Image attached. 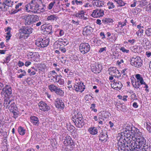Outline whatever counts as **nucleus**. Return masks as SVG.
<instances>
[{"label": "nucleus", "mask_w": 151, "mask_h": 151, "mask_svg": "<svg viewBox=\"0 0 151 151\" xmlns=\"http://www.w3.org/2000/svg\"><path fill=\"white\" fill-rule=\"evenodd\" d=\"M137 142L133 143L131 141L129 144L133 151H151V145L142 136L137 135Z\"/></svg>", "instance_id": "f257e3e1"}, {"label": "nucleus", "mask_w": 151, "mask_h": 151, "mask_svg": "<svg viewBox=\"0 0 151 151\" xmlns=\"http://www.w3.org/2000/svg\"><path fill=\"white\" fill-rule=\"evenodd\" d=\"M71 119L77 128H82L84 125L85 122L82 114L79 112H76V114H75L73 116Z\"/></svg>", "instance_id": "f03ea898"}, {"label": "nucleus", "mask_w": 151, "mask_h": 151, "mask_svg": "<svg viewBox=\"0 0 151 151\" xmlns=\"http://www.w3.org/2000/svg\"><path fill=\"white\" fill-rule=\"evenodd\" d=\"M39 6V5L36 0L31 1L25 6L26 10L28 12L31 11L35 14L40 12Z\"/></svg>", "instance_id": "7ed1b4c3"}, {"label": "nucleus", "mask_w": 151, "mask_h": 151, "mask_svg": "<svg viewBox=\"0 0 151 151\" xmlns=\"http://www.w3.org/2000/svg\"><path fill=\"white\" fill-rule=\"evenodd\" d=\"M130 133L127 132V130H124L123 132H121L120 138L118 143L120 142L121 144L127 145L128 142L130 140V138L131 137L132 134Z\"/></svg>", "instance_id": "20e7f679"}, {"label": "nucleus", "mask_w": 151, "mask_h": 151, "mask_svg": "<svg viewBox=\"0 0 151 151\" xmlns=\"http://www.w3.org/2000/svg\"><path fill=\"white\" fill-rule=\"evenodd\" d=\"M50 41V39L49 38L40 37L35 40V44L39 47L44 48L48 45Z\"/></svg>", "instance_id": "39448f33"}, {"label": "nucleus", "mask_w": 151, "mask_h": 151, "mask_svg": "<svg viewBox=\"0 0 151 151\" xmlns=\"http://www.w3.org/2000/svg\"><path fill=\"white\" fill-rule=\"evenodd\" d=\"M130 62L132 65L137 68H140L142 65V60L139 56L131 58Z\"/></svg>", "instance_id": "423d86ee"}, {"label": "nucleus", "mask_w": 151, "mask_h": 151, "mask_svg": "<svg viewBox=\"0 0 151 151\" xmlns=\"http://www.w3.org/2000/svg\"><path fill=\"white\" fill-rule=\"evenodd\" d=\"M33 30V29L30 27H24L20 29V32L21 33V35H22L23 37L24 38H27L32 33Z\"/></svg>", "instance_id": "0eeeda50"}, {"label": "nucleus", "mask_w": 151, "mask_h": 151, "mask_svg": "<svg viewBox=\"0 0 151 151\" xmlns=\"http://www.w3.org/2000/svg\"><path fill=\"white\" fill-rule=\"evenodd\" d=\"M79 49L81 53L85 55L90 51L91 46L88 43L83 42L80 45Z\"/></svg>", "instance_id": "6e6552de"}, {"label": "nucleus", "mask_w": 151, "mask_h": 151, "mask_svg": "<svg viewBox=\"0 0 151 151\" xmlns=\"http://www.w3.org/2000/svg\"><path fill=\"white\" fill-rule=\"evenodd\" d=\"M73 87L74 89L76 92L82 93L85 89V86L84 83L81 81L75 83Z\"/></svg>", "instance_id": "1a4fd4ad"}, {"label": "nucleus", "mask_w": 151, "mask_h": 151, "mask_svg": "<svg viewBox=\"0 0 151 151\" xmlns=\"http://www.w3.org/2000/svg\"><path fill=\"white\" fill-rule=\"evenodd\" d=\"M1 92L2 94L5 97H8L12 94V88L9 85H6L2 89Z\"/></svg>", "instance_id": "9d476101"}, {"label": "nucleus", "mask_w": 151, "mask_h": 151, "mask_svg": "<svg viewBox=\"0 0 151 151\" xmlns=\"http://www.w3.org/2000/svg\"><path fill=\"white\" fill-rule=\"evenodd\" d=\"M63 139L64 140L63 144L65 145L71 146L72 147H73V146H74V142L70 136L65 134V136Z\"/></svg>", "instance_id": "9b49d317"}, {"label": "nucleus", "mask_w": 151, "mask_h": 151, "mask_svg": "<svg viewBox=\"0 0 151 151\" xmlns=\"http://www.w3.org/2000/svg\"><path fill=\"white\" fill-rule=\"evenodd\" d=\"M22 18L25 25H30L33 23L32 15H24Z\"/></svg>", "instance_id": "f8f14e48"}, {"label": "nucleus", "mask_w": 151, "mask_h": 151, "mask_svg": "<svg viewBox=\"0 0 151 151\" xmlns=\"http://www.w3.org/2000/svg\"><path fill=\"white\" fill-rule=\"evenodd\" d=\"M12 2L11 0H2V11L4 12L6 11L7 8L12 5Z\"/></svg>", "instance_id": "ddd939ff"}, {"label": "nucleus", "mask_w": 151, "mask_h": 151, "mask_svg": "<svg viewBox=\"0 0 151 151\" xmlns=\"http://www.w3.org/2000/svg\"><path fill=\"white\" fill-rule=\"evenodd\" d=\"M91 68L92 71L94 73H99L102 69V66L100 65L91 64Z\"/></svg>", "instance_id": "4468645a"}, {"label": "nucleus", "mask_w": 151, "mask_h": 151, "mask_svg": "<svg viewBox=\"0 0 151 151\" xmlns=\"http://www.w3.org/2000/svg\"><path fill=\"white\" fill-rule=\"evenodd\" d=\"M104 15V11L103 9H97L93 11L91 16L94 18H98Z\"/></svg>", "instance_id": "2eb2a0df"}, {"label": "nucleus", "mask_w": 151, "mask_h": 151, "mask_svg": "<svg viewBox=\"0 0 151 151\" xmlns=\"http://www.w3.org/2000/svg\"><path fill=\"white\" fill-rule=\"evenodd\" d=\"M38 105L40 109L44 111H47L50 109V106L43 101H41L39 102Z\"/></svg>", "instance_id": "dca6fc26"}, {"label": "nucleus", "mask_w": 151, "mask_h": 151, "mask_svg": "<svg viewBox=\"0 0 151 151\" xmlns=\"http://www.w3.org/2000/svg\"><path fill=\"white\" fill-rule=\"evenodd\" d=\"M55 104L57 108L61 109H63L65 106L64 103L63 102L62 100L60 99L57 98L56 99Z\"/></svg>", "instance_id": "f3484780"}, {"label": "nucleus", "mask_w": 151, "mask_h": 151, "mask_svg": "<svg viewBox=\"0 0 151 151\" xmlns=\"http://www.w3.org/2000/svg\"><path fill=\"white\" fill-rule=\"evenodd\" d=\"M101 132L99 136V140H101L102 141H106L108 139L107 132L104 130H101Z\"/></svg>", "instance_id": "a211bd4d"}, {"label": "nucleus", "mask_w": 151, "mask_h": 151, "mask_svg": "<svg viewBox=\"0 0 151 151\" xmlns=\"http://www.w3.org/2000/svg\"><path fill=\"white\" fill-rule=\"evenodd\" d=\"M93 31V29L90 26H86L84 27L83 34L84 35H91Z\"/></svg>", "instance_id": "6ab92c4d"}, {"label": "nucleus", "mask_w": 151, "mask_h": 151, "mask_svg": "<svg viewBox=\"0 0 151 151\" xmlns=\"http://www.w3.org/2000/svg\"><path fill=\"white\" fill-rule=\"evenodd\" d=\"M52 27L51 25L47 26L42 25L41 27V29L44 32H46L47 34L51 35L53 32V31L52 30Z\"/></svg>", "instance_id": "aec40b11"}, {"label": "nucleus", "mask_w": 151, "mask_h": 151, "mask_svg": "<svg viewBox=\"0 0 151 151\" xmlns=\"http://www.w3.org/2000/svg\"><path fill=\"white\" fill-rule=\"evenodd\" d=\"M56 43L60 46H65L68 44V42L67 40L65 38L59 39L56 42Z\"/></svg>", "instance_id": "412c9836"}, {"label": "nucleus", "mask_w": 151, "mask_h": 151, "mask_svg": "<svg viewBox=\"0 0 151 151\" xmlns=\"http://www.w3.org/2000/svg\"><path fill=\"white\" fill-rule=\"evenodd\" d=\"M137 28L139 30L136 32V34L137 36L141 37L143 35L144 30L142 29L144 28V26L142 25L140 23L137 25Z\"/></svg>", "instance_id": "4be33fe9"}, {"label": "nucleus", "mask_w": 151, "mask_h": 151, "mask_svg": "<svg viewBox=\"0 0 151 151\" xmlns=\"http://www.w3.org/2000/svg\"><path fill=\"white\" fill-rule=\"evenodd\" d=\"M109 74L111 76H113L115 78H119L118 76L116 75L118 71V70L116 67H111L109 69Z\"/></svg>", "instance_id": "5701e85b"}, {"label": "nucleus", "mask_w": 151, "mask_h": 151, "mask_svg": "<svg viewBox=\"0 0 151 151\" xmlns=\"http://www.w3.org/2000/svg\"><path fill=\"white\" fill-rule=\"evenodd\" d=\"M30 122L34 125L38 126L40 122L39 118L35 116H32L30 117Z\"/></svg>", "instance_id": "b1692460"}, {"label": "nucleus", "mask_w": 151, "mask_h": 151, "mask_svg": "<svg viewBox=\"0 0 151 151\" xmlns=\"http://www.w3.org/2000/svg\"><path fill=\"white\" fill-rule=\"evenodd\" d=\"M91 3L94 6H96L98 7L103 6L104 4V1L100 0H93Z\"/></svg>", "instance_id": "393cba45"}, {"label": "nucleus", "mask_w": 151, "mask_h": 151, "mask_svg": "<svg viewBox=\"0 0 151 151\" xmlns=\"http://www.w3.org/2000/svg\"><path fill=\"white\" fill-rule=\"evenodd\" d=\"M12 101H13L11 100L9 98H6L4 99V106L6 107V109H8L10 104L12 102Z\"/></svg>", "instance_id": "a878e982"}, {"label": "nucleus", "mask_w": 151, "mask_h": 151, "mask_svg": "<svg viewBox=\"0 0 151 151\" xmlns=\"http://www.w3.org/2000/svg\"><path fill=\"white\" fill-rule=\"evenodd\" d=\"M88 131L90 134L92 135H95L98 133V129L96 127H91L89 128Z\"/></svg>", "instance_id": "bb28decb"}, {"label": "nucleus", "mask_w": 151, "mask_h": 151, "mask_svg": "<svg viewBox=\"0 0 151 151\" xmlns=\"http://www.w3.org/2000/svg\"><path fill=\"white\" fill-rule=\"evenodd\" d=\"M135 78L137 79V83L139 82L142 85V84L145 83V81L141 75L139 74H137L135 76Z\"/></svg>", "instance_id": "cd10ccee"}, {"label": "nucleus", "mask_w": 151, "mask_h": 151, "mask_svg": "<svg viewBox=\"0 0 151 151\" xmlns=\"http://www.w3.org/2000/svg\"><path fill=\"white\" fill-rule=\"evenodd\" d=\"M115 83L114 85L115 87L114 88V89L116 91H119L120 90L123 86L121 82L117 80Z\"/></svg>", "instance_id": "c85d7f7f"}, {"label": "nucleus", "mask_w": 151, "mask_h": 151, "mask_svg": "<svg viewBox=\"0 0 151 151\" xmlns=\"http://www.w3.org/2000/svg\"><path fill=\"white\" fill-rule=\"evenodd\" d=\"M9 109L10 110V112L17 110V107L15 104V103L13 101L11 103L10 105L9 106Z\"/></svg>", "instance_id": "c756f323"}, {"label": "nucleus", "mask_w": 151, "mask_h": 151, "mask_svg": "<svg viewBox=\"0 0 151 151\" xmlns=\"http://www.w3.org/2000/svg\"><path fill=\"white\" fill-rule=\"evenodd\" d=\"M129 130L131 131V133H134V134H138L137 135H142V134L141 132H139V130L134 127H130V128H129Z\"/></svg>", "instance_id": "7c9ffc66"}, {"label": "nucleus", "mask_w": 151, "mask_h": 151, "mask_svg": "<svg viewBox=\"0 0 151 151\" xmlns=\"http://www.w3.org/2000/svg\"><path fill=\"white\" fill-rule=\"evenodd\" d=\"M114 2H115L117 5V7H122L125 6L127 3L124 2L122 0H113Z\"/></svg>", "instance_id": "2f4dec72"}, {"label": "nucleus", "mask_w": 151, "mask_h": 151, "mask_svg": "<svg viewBox=\"0 0 151 151\" xmlns=\"http://www.w3.org/2000/svg\"><path fill=\"white\" fill-rule=\"evenodd\" d=\"M64 31L61 29H58L55 32V35L57 37H60L64 35Z\"/></svg>", "instance_id": "473e14b6"}, {"label": "nucleus", "mask_w": 151, "mask_h": 151, "mask_svg": "<svg viewBox=\"0 0 151 151\" xmlns=\"http://www.w3.org/2000/svg\"><path fill=\"white\" fill-rule=\"evenodd\" d=\"M48 88L51 92H55L57 89L58 87L53 84H51L48 86Z\"/></svg>", "instance_id": "72a5a7b5"}, {"label": "nucleus", "mask_w": 151, "mask_h": 151, "mask_svg": "<svg viewBox=\"0 0 151 151\" xmlns=\"http://www.w3.org/2000/svg\"><path fill=\"white\" fill-rule=\"evenodd\" d=\"M137 135H136V137L133 136L132 135H131V137L130 138V140L128 141V146L129 147H131V146L130 145V144H129L131 142V141L133 143H134L135 142H137Z\"/></svg>", "instance_id": "f704fd0d"}, {"label": "nucleus", "mask_w": 151, "mask_h": 151, "mask_svg": "<svg viewBox=\"0 0 151 151\" xmlns=\"http://www.w3.org/2000/svg\"><path fill=\"white\" fill-rule=\"evenodd\" d=\"M79 22L78 19H72L71 21L70 25H72L73 27L75 28L79 24Z\"/></svg>", "instance_id": "c9c22d12"}, {"label": "nucleus", "mask_w": 151, "mask_h": 151, "mask_svg": "<svg viewBox=\"0 0 151 151\" xmlns=\"http://www.w3.org/2000/svg\"><path fill=\"white\" fill-rule=\"evenodd\" d=\"M55 93L61 96H63L64 94V92L62 90L61 88H58Z\"/></svg>", "instance_id": "e433bc0d"}, {"label": "nucleus", "mask_w": 151, "mask_h": 151, "mask_svg": "<svg viewBox=\"0 0 151 151\" xmlns=\"http://www.w3.org/2000/svg\"><path fill=\"white\" fill-rule=\"evenodd\" d=\"M102 22L104 24L112 23L114 22L113 19L110 18H104L102 20Z\"/></svg>", "instance_id": "4c0bfd02"}, {"label": "nucleus", "mask_w": 151, "mask_h": 151, "mask_svg": "<svg viewBox=\"0 0 151 151\" xmlns=\"http://www.w3.org/2000/svg\"><path fill=\"white\" fill-rule=\"evenodd\" d=\"M58 18V17L55 15H50L48 16L47 19L48 21H55Z\"/></svg>", "instance_id": "58836bf2"}, {"label": "nucleus", "mask_w": 151, "mask_h": 151, "mask_svg": "<svg viewBox=\"0 0 151 151\" xmlns=\"http://www.w3.org/2000/svg\"><path fill=\"white\" fill-rule=\"evenodd\" d=\"M127 21L126 19H125L124 22H119L118 23L117 27H120L121 28H122L124 26L127 25Z\"/></svg>", "instance_id": "ea45409f"}, {"label": "nucleus", "mask_w": 151, "mask_h": 151, "mask_svg": "<svg viewBox=\"0 0 151 151\" xmlns=\"http://www.w3.org/2000/svg\"><path fill=\"white\" fill-rule=\"evenodd\" d=\"M18 131L20 135H24L25 133V130L21 127H19L18 129Z\"/></svg>", "instance_id": "a19ab883"}, {"label": "nucleus", "mask_w": 151, "mask_h": 151, "mask_svg": "<svg viewBox=\"0 0 151 151\" xmlns=\"http://www.w3.org/2000/svg\"><path fill=\"white\" fill-rule=\"evenodd\" d=\"M145 126H146V129L149 132H151V124L148 122H146L144 124Z\"/></svg>", "instance_id": "79ce46f5"}, {"label": "nucleus", "mask_w": 151, "mask_h": 151, "mask_svg": "<svg viewBox=\"0 0 151 151\" xmlns=\"http://www.w3.org/2000/svg\"><path fill=\"white\" fill-rule=\"evenodd\" d=\"M11 57V55H9L4 59L3 60L4 62L3 63L4 64L8 63L10 60Z\"/></svg>", "instance_id": "37998d69"}, {"label": "nucleus", "mask_w": 151, "mask_h": 151, "mask_svg": "<svg viewBox=\"0 0 151 151\" xmlns=\"http://www.w3.org/2000/svg\"><path fill=\"white\" fill-rule=\"evenodd\" d=\"M56 83H58L59 85L61 86H64L65 84L64 80L60 78H58V81H56Z\"/></svg>", "instance_id": "c03bdc74"}, {"label": "nucleus", "mask_w": 151, "mask_h": 151, "mask_svg": "<svg viewBox=\"0 0 151 151\" xmlns=\"http://www.w3.org/2000/svg\"><path fill=\"white\" fill-rule=\"evenodd\" d=\"M71 3L73 5L76 4L77 5H81L83 4V2L82 1H78L77 0H73L72 1Z\"/></svg>", "instance_id": "a18cd8bd"}, {"label": "nucleus", "mask_w": 151, "mask_h": 151, "mask_svg": "<svg viewBox=\"0 0 151 151\" xmlns=\"http://www.w3.org/2000/svg\"><path fill=\"white\" fill-rule=\"evenodd\" d=\"M107 5L109 9H112L114 8L115 7V6L112 2L109 1L107 3Z\"/></svg>", "instance_id": "49530a36"}, {"label": "nucleus", "mask_w": 151, "mask_h": 151, "mask_svg": "<svg viewBox=\"0 0 151 151\" xmlns=\"http://www.w3.org/2000/svg\"><path fill=\"white\" fill-rule=\"evenodd\" d=\"M21 10V9H12L10 12L9 13L10 14H14L17 13L18 12L20 11Z\"/></svg>", "instance_id": "de8ad7c7"}, {"label": "nucleus", "mask_w": 151, "mask_h": 151, "mask_svg": "<svg viewBox=\"0 0 151 151\" xmlns=\"http://www.w3.org/2000/svg\"><path fill=\"white\" fill-rule=\"evenodd\" d=\"M120 50L124 53H128L129 52V50L126 49L124 47H121L119 49Z\"/></svg>", "instance_id": "09e8293b"}, {"label": "nucleus", "mask_w": 151, "mask_h": 151, "mask_svg": "<svg viewBox=\"0 0 151 151\" xmlns=\"http://www.w3.org/2000/svg\"><path fill=\"white\" fill-rule=\"evenodd\" d=\"M145 33L148 36H151V28H148L145 31Z\"/></svg>", "instance_id": "8fccbe9b"}, {"label": "nucleus", "mask_w": 151, "mask_h": 151, "mask_svg": "<svg viewBox=\"0 0 151 151\" xmlns=\"http://www.w3.org/2000/svg\"><path fill=\"white\" fill-rule=\"evenodd\" d=\"M142 87L143 88H145V90L147 93H148L149 91V90L148 89V86L146 83L145 82L144 84H142Z\"/></svg>", "instance_id": "3c124183"}, {"label": "nucleus", "mask_w": 151, "mask_h": 151, "mask_svg": "<svg viewBox=\"0 0 151 151\" xmlns=\"http://www.w3.org/2000/svg\"><path fill=\"white\" fill-rule=\"evenodd\" d=\"M83 11L81 12V14H78V17H79L81 18L83 20H86L88 19V17H85L83 14Z\"/></svg>", "instance_id": "603ef678"}, {"label": "nucleus", "mask_w": 151, "mask_h": 151, "mask_svg": "<svg viewBox=\"0 0 151 151\" xmlns=\"http://www.w3.org/2000/svg\"><path fill=\"white\" fill-rule=\"evenodd\" d=\"M32 15V17L33 18V22H36V21H38L39 20V17L38 16L36 15Z\"/></svg>", "instance_id": "864d4df0"}, {"label": "nucleus", "mask_w": 151, "mask_h": 151, "mask_svg": "<svg viewBox=\"0 0 151 151\" xmlns=\"http://www.w3.org/2000/svg\"><path fill=\"white\" fill-rule=\"evenodd\" d=\"M72 82V81L70 80H68L67 82V84L68 86L67 87L70 90V88L73 89L72 86L71 85Z\"/></svg>", "instance_id": "5fc2aeb1"}, {"label": "nucleus", "mask_w": 151, "mask_h": 151, "mask_svg": "<svg viewBox=\"0 0 151 151\" xmlns=\"http://www.w3.org/2000/svg\"><path fill=\"white\" fill-rule=\"evenodd\" d=\"M132 93L131 96L132 99H133V100H137V96L136 94L133 92H132Z\"/></svg>", "instance_id": "6e6d98bb"}, {"label": "nucleus", "mask_w": 151, "mask_h": 151, "mask_svg": "<svg viewBox=\"0 0 151 151\" xmlns=\"http://www.w3.org/2000/svg\"><path fill=\"white\" fill-rule=\"evenodd\" d=\"M121 106V107L120 110L123 112L126 111L127 109L126 106L124 105H123L122 104Z\"/></svg>", "instance_id": "4d7b16f0"}, {"label": "nucleus", "mask_w": 151, "mask_h": 151, "mask_svg": "<svg viewBox=\"0 0 151 151\" xmlns=\"http://www.w3.org/2000/svg\"><path fill=\"white\" fill-rule=\"evenodd\" d=\"M34 24V26H36V27H39L41 25V27L42 25H44L43 24V23H42V22L41 21H39L37 22V23Z\"/></svg>", "instance_id": "13d9d810"}, {"label": "nucleus", "mask_w": 151, "mask_h": 151, "mask_svg": "<svg viewBox=\"0 0 151 151\" xmlns=\"http://www.w3.org/2000/svg\"><path fill=\"white\" fill-rule=\"evenodd\" d=\"M127 69L124 68L121 71V73L123 74V76L124 77H125L124 76H127L126 75L127 73Z\"/></svg>", "instance_id": "bf43d9fd"}, {"label": "nucleus", "mask_w": 151, "mask_h": 151, "mask_svg": "<svg viewBox=\"0 0 151 151\" xmlns=\"http://www.w3.org/2000/svg\"><path fill=\"white\" fill-rule=\"evenodd\" d=\"M57 74L55 71L54 70H53L50 72V74L48 75V77L50 78L51 75H56Z\"/></svg>", "instance_id": "052dcab7"}, {"label": "nucleus", "mask_w": 151, "mask_h": 151, "mask_svg": "<svg viewBox=\"0 0 151 151\" xmlns=\"http://www.w3.org/2000/svg\"><path fill=\"white\" fill-rule=\"evenodd\" d=\"M4 82L1 79H0V90H2L4 87Z\"/></svg>", "instance_id": "680f3d73"}, {"label": "nucleus", "mask_w": 151, "mask_h": 151, "mask_svg": "<svg viewBox=\"0 0 151 151\" xmlns=\"http://www.w3.org/2000/svg\"><path fill=\"white\" fill-rule=\"evenodd\" d=\"M16 111H11V112L13 114V117L15 119H16L18 116V113L16 112Z\"/></svg>", "instance_id": "e2e57ef3"}, {"label": "nucleus", "mask_w": 151, "mask_h": 151, "mask_svg": "<svg viewBox=\"0 0 151 151\" xmlns=\"http://www.w3.org/2000/svg\"><path fill=\"white\" fill-rule=\"evenodd\" d=\"M54 5V4L52 2H51L47 6V9L49 10H51L52 9L53 6Z\"/></svg>", "instance_id": "0e129e2a"}, {"label": "nucleus", "mask_w": 151, "mask_h": 151, "mask_svg": "<svg viewBox=\"0 0 151 151\" xmlns=\"http://www.w3.org/2000/svg\"><path fill=\"white\" fill-rule=\"evenodd\" d=\"M77 57L76 56H73L71 58L70 60L72 62H74L77 60Z\"/></svg>", "instance_id": "69168bd1"}, {"label": "nucleus", "mask_w": 151, "mask_h": 151, "mask_svg": "<svg viewBox=\"0 0 151 151\" xmlns=\"http://www.w3.org/2000/svg\"><path fill=\"white\" fill-rule=\"evenodd\" d=\"M106 47L100 48L99 51V52L101 53L103 52L104 51H106Z\"/></svg>", "instance_id": "338daca9"}, {"label": "nucleus", "mask_w": 151, "mask_h": 151, "mask_svg": "<svg viewBox=\"0 0 151 151\" xmlns=\"http://www.w3.org/2000/svg\"><path fill=\"white\" fill-rule=\"evenodd\" d=\"M104 116H105L104 117L105 118H107L108 117H109V115L110 114V113L107 111H104Z\"/></svg>", "instance_id": "774afa93"}]
</instances>
